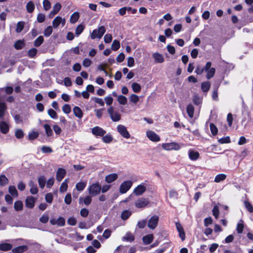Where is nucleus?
<instances>
[{
	"instance_id": "nucleus-1",
	"label": "nucleus",
	"mask_w": 253,
	"mask_h": 253,
	"mask_svg": "<svg viewBox=\"0 0 253 253\" xmlns=\"http://www.w3.org/2000/svg\"><path fill=\"white\" fill-rule=\"evenodd\" d=\"M107 112L113 121L118 122L121 120V114L116 111L113 106H110L107 109Z\"/></svg>"
},
{
	"instance_id": "nucleus-2",
	"label": "nucleus",
	"mask_w": 253,
	"mask_h": 253,
	"mask_svg": "<svg viewBox=\"0 0 253 253\" xmlns=\"http://www.w3.org/2000/svg\"><path fill=\"white\" fill-rule=\"evenodd\" d=\"M106 32V29L104 26H101L97 29L93 30L92 32L90 35V38L91 39H95L96 38L101 39L102 36Z\"/></svg>"
},
{
	"instance_id": "nucleus-3",
	"label": "nucleus",
	"mask_w": 253,
	"mask_h": 253,
	"mask_svg": "<svg viewBox=\"0 0 253 253\" xmlns=\"http://www.w3.org/2000/svg\"><path fill=\"white\" fill-rule=\"evenodd\" d=\"M133 182L131 180L123 181L120 186L119 192L121 194L126 193L131 187Z\"/></svg>"
},
{
	"instance_id": "nucleus-4",
	"label": "nucleus",
	"mask_w": 253,
	"mask_h": 253,
	"mask_svg": "<svg viewBox=\"0 0 253 253\" xmlns=\"http://www.w3.org/2000/svg\"><path fill=\"white\" fill-rule=\"evenodd\" d=\"M89 194L91 196H95L98 195L101 191V186L98 183L91 184L88 188Z\"/></svg>"
},
{
	"instance_id": "nucleus-5",
	"label": "nucleus",
	"mask_w": 253,
	"mask_h": 253,
	"mask_svg": "<svg viewBox=\"0 0 253 253\" xmlns=\"http://www.w3.org/2000/svg\"><path fill=\"white\" fill-rule=\"evenodd\" d=\"M162 147L164 149L167 151L178 150L181 148L179 144L176 142L163 143Z\"/></svg>"
},
{
	"instance_id": "nucleus-6",
	"label": "nucleus",
	"mask_w": 253,
	"mask_h": 253,
	"mask_svg": "<svg viewBox=\"0 0 253 253\" xmlns=\"http://www.w3.org/2000/svg\"><path fill=\"white\" fill-rule=\"evenodd\" d=\"M118 132L124 138H129L130 134L127 131L126 127L123 125H119L117 127Z\"/></svg>"
},
{
	"instance_id": "nucleus-7",
	"label": "nucleus",
	"mask_w": 253,
	"mask_h": 253,
	"mask_svg": "<svg viewBox=\"0 0 253 253\" xmlns=\"http://www.w3.org/2000/svg\"><path fill=\"white\" fill-rule=\"evenodd\" d=\"M149 204V201L146 198H139L135 203V206L137 208L144 209Z\"/></svg>"
},
{
	"instance_id": "nucleus-8",
	"label": "nucleus",
	"mask_w": 253,
	"mask_h": 253,
	"mask_svg": "<svg viewBox=\"0 0 253 253\" xmlns=\"http://www.w3.org/2000/svg\"><path fill=\"white\" fill-rule=\"evenodd\" d=\"M66 23V20L65 18H63L61 17L58 16L56 17L52 21V24L54 28H57L59 25L61 24L62 26H65Z\"/></svg>"
},
{
	"instance_id": "nucleus-9",
	"label": "nucleus",
	"mask_w": 253,
	"mask_h": 253,
	"mask_svg": "<svg viewBox=\"0 0 253 253\" xmlns=\"http://www.w3.org/2000/svg\"><path fill=\"white\" fill-rule=\"evenodd\" d=\"M159 217L155 215L152 216L148 221V227L151 229H154L157 226Z\"/></svg>"
},
{
	"instance_id": "nucleus-10",
	"label": "nucleus",
	"mask_w": 253,
	"mask_h": 253,
	"mask_svg": "<svg viewBox=\"0 0 253 253\" xmlns=\"http://www.w3.org/2000/svg\"><path fill=\"white\" fill-rule=\"evenodd\" d=\"M146 136L150 140L154 142H158L160 140L159 136L152 130L147 131Z\"/></svg>"
},
{
	"instance_id": "nucleus-11",
	"label": "nucleus",
	"mask_w": 253,
	"mask_h": 253,
	"mask_svg": "<svg viewBox=\"0 0 253 253\" xmlns=\"http://www.w3.org/2000/svg\"><path fill=\"white\" fill-rule=\"evenodd\" d=\"M146 190V187L144 183L138 185L135 187L133 191V193L136 196L142 195Z\"/></svg>"
},
{
	"instance_id": "nucleus-12",
	"label": "nucleus",
	"mask_w": 253,
	"mask_h": 253,
	"mask_svg": "<svg viewBox=\"0 0 253 253\" xmlns=\"http://www.w3.org/2000/svg\"><path fill=\"white\" fill-rule=\"evenodd\" d=\"M62 7L61 4L59 2H56L53 6L52 10L50 11L48 15L50 18H52L55 15L57 14Z\"/></svg>"
},
{
	"instance_id": "nucleus-13",
	"label": "nucleus",
	"mask_w": 253,
	"mask_h": 253,
	"mask_svg": "<svg viewBox=\"0 0 253 253\" xmlns=\"http://www.w3.org/2000/svg\"><path fill=\"white\" fill-rule=\"evenodd\" d=\"M92 133L96 136H103L106 131L99 126H95L91 129Z\"/></svg>"
},
{
	"instance_id": "nucleus-14",
	"label": "nucleus",
	"mask_w": 253,
	"mask_h": 253,
	"mask_svg": "<svg viewBox=\"0 0 253 253\" xmlns=\"http://www.w3.org/2000/svg\"><path fill=\"white\" fill-rule=\"evenodd\" d=\"M37 200V199L32 196H28L26 199V206L28 208L32 209L35 206V203Z\"/></svg>"
},
{
	"instance_id": "nucleus-15",
	"label": "nucleus",
	"mask_w": 253,
	"mask_h": 253,
	"mask_svg": "<svg viewBox=\"0 0 253 253\" xmlns=\"http://www.w3.org/2000/svg\"><path fill=\"white\" fill-rule=\"evenodd\" d=\"M66 173V171L65 169L62 168H59L56 172V179L60 182L65 177Z\"/></svg>"
},
{
	"instance_id": "nucleus-16",
	"label": "nucleus",
	"mask_w": 253,
	"mask_h": 253,
	"mask_svg": "<svg viewBox=\"0 0 253 253\" xmlns=\"http://www.w3.org/2000/svg\"><path fill=\"white\" fill-rule=\"evenodd\" d=\"M118 178V175L117 173H111L105 176V181L108 183H112L116 180Z\"/></svg>"
},
{
	"instance_id": "nucleus-17",
	"label": "nucleus",
	"mask_w": 253,
	"mask_h": 253,
	"mask_svg": "<svg viewBox=\"0 0 253 253\" xmlns=\"http://www.w3.org/2000/svg\"><path fill=\"white\" fill-rule=\"evenodd\" d=\"M152 56L154 58L155 61L157 63H162L164 61V58L163 55L158 52L154 53Z\"/></svg>"
},
{
	"instance_id": "nucleus-18",
	"label": "nucleus",
	"mask_w": 253,
	"mask_h": 253,
	"mask_svg": "<svg viewBox=\"0 0 253 253\" xmlns=\"http://www.w3.org/2000/svg\"><path fill=\"white\" fill-rule=\"evenodd\" d=\"M176 229L179 232V236L181 239L183 241L185 239V232L182 225L179 223H176Z\"/></svg>"
},
{
	"instance_id": "nucleus-19",
	"label": "nucleus",
	"mask_w": 253,
	"mask_h": 253,
	"mask_svg": "<svg viewBox=\"0 0 253 253\" xmlns=\"http://www.w3.org/2000/svg\"><path fill=\"white\" fill-rule=\"evenodd\" d=\"M189 158L193 161L197 160L199 157V153L197 151L189 150L188 152Z\"/></svg>"
},
{
	"instance_id": "nucleus-20",
	"label": "nucleus",
	"mask_w": 253,
	"mask_h": 253,
	"mask_svg": "<svg viewBox=\"0 0 253 253\" xmlns=\"http://www.w3.org/2000/svg\"><path fill=\"white\" fill-rule=\"evenodd\" d=\"M12 248L11 244L7 243H1L0 244V250L4 252L10 251Z\"/></svg>"
},
{
	"instance_id": "nucleus-21",
	"label": "nucleus",
	"mask_w": 253,
	"mask_h": 253,
	"mask_svg": "<svg viewBox=\"0 0 253 253\" xmlns=\"http://www.w3.org/2000/svg\"><path fill=\"white\" fill-rule=\"evenodd\" d=\"M28 250L27 246H20L15 248L12 250V252L14 253H23Z\"/></svg>"
},
{
	"instance_id": "nucleus-22",
	"label": "nucleus",
	"mask_w": 253,
	"mask_h": 253,
	"mask_svg": "<svg viewBox=\"0 0 253 253\" xmlns=\"http://www.w3.org/2000/svg\"><path fill=\"white\" fill-rule=\"evenodd\" d=\"M29 185L30 187V192L32 194H36L38 192V189L36 183L34 181L31 180L29 182Z\"/></svg>"
},
{
	"instance_id": "nucleus-23",
	"label": "nucleus",
	"mask_w": 253,
	"mask_h": 253,
	"mask_svg": "<svg viewBox=\"0 0 253 253\" xmlns=\"http://www.w3.org/2000/svg\"><path fill=\"white\" fill-rule=\"evenodd\" d=\"M73 111L76 117L79 118H82L83 117V113L80 107L75 106L74 107Z\"/></svg>"
},
{
	"instance_id": "nucleus-24",
	"label": "nucleus",
	"mask_w": 253,
	"mask_h": 253,
	"mask_svg": "<svg viewBox=\"0 0 253 253\" xmlns=\"http://www.w3.org/2000/svg\"><path fill=\"white\" fill-rule=\"evenodd\" d=\"M0 129L2 133H7L9 131V126L7 124L2 122L0 124Z\"/></svg>"
},
{
	"instance_id": "nucleus-25",
	"label": "nucleus",
	"mask_w": 253,
	"mask_h": 253,
	"mask_svg": "<svg viewBox=\"0 0 253 253\" xmlns=\"http://www.w3.org/2000/svg\"><path fill=\"white\" fill-rule=\"evenodd\" d=\"M142 240L144 244H150L153 240V235L152 234H148L146 235L143 237Z\"/></svg>"
},
{
	"instance_id": "nucleus-26",
	"label": "nucleus",
	"mask_w": 253,
	"mask_h": 253,
	"mask_svg": "<svg viewBox=\"0 0 253 253\" xmlns=\"http://www.w3.org/2000/svg\"><path fill=\"white\" fill-rule=\"evenodd\" d=\"M43 127L45 129L46 135L47 137H50L53 135V133L50 126L48 124H44Z\"/></svg>"
},
{
	"instance_id": "nucleus-27",
	"label": "nucleus",
	"mask_w": 253,
	"mask_h": 253,
	"mask_svg": "<svg viewBox=\"0 0 253 253\" xmlns=\"http://www.w3.org/2000/svg\"><path fill=\"white\" fill-rule=\"evenodd\" d=\"M211 87V84L209 82H204L201 84V89L204 92H207Z\"/></svg>"
},
{
	"instance_id": "nucleus-28",
	"label": "nucleus",
	"mask_w": 253,
	"mask_h": 253,
	"mask_svg": "<svg viewBox=\"0 0 253 253\" xmlns=\"http://www.w3.org/2000/svg\"><path fill=\"white\" fill-rule=\"evenodd\" d=\"M80 17V14L78 12H75L73 13L70 19V22L72 24L75 23L78 20L79 18Z\"/></svg>"
},
{
	"instance_id": "nucleus-29",
	"label": "nucleus",
	"mask_w": 253,
	"mask_h": 253,
	"mask_svg": "<svg viewBox=\"0 0 253 253\" xmlns=\"http://www.w3.org/2000/svg\"><path fill=\"white\" fill-rule=\"evenodd\" d=\"M226 175L225 174H218L215 176L214 181L216 183H219L221 181L224 180L226 179Z\"/></svg>"
},
{
	"instance_id": "nucleus-30",
	"label": "nucleus",
	"mask_w": 253,
	"mask_h": 253,
	"mask_svg": "<svg viewBox=\"0 0 253 253\" xmlns=\"http://www.w3.org/2000/svg\"><path fill=\"white\" fill-rule=\"evenodd\" d=\"M26 9L28 12L32 13L35 9V5L32 1H29L26 4Z\"/></svg>"
},
{
	"instance_id": "nucleus-31",
	"label": "nucleus",
	"mask_w": 253,
	"mask_h": 253,
	"mask_svg": "<svg viewBox=\"0 0 253 253\" xmlns=\"http://www.w3.org/2000/svg\"><path fill=\"white\" fill-rule=\"evenodd\" d=\"M8 192L13 197H17L18 195V192L14 186H10L9 187Z\"/></svg>"
},
{
	"instance_id": "nucleus-32",
	"label": "nucleus",
	"mask_w": 253,
	"mask_h": 253,
	"mask_svg": "<svg viewBox=\"0 0 253 253\" xmlns=\"http://www.w3.org/2000/svg\"><path fill=\"white\" fill-rule=\"evenodd\" d=\"M23 207V203L21 201H17L14 203V208L16 211L22 210Z\"/></svg>"
},
{
	"instance_id": "nucleus-33",
	"label": "nucleus",
	"mask_w": 253,
	"mask_h": 253,
	"mask_svg": "<svg viewBox=\"0 0 253 253\" xmlns=\"http://www.w3.org/2000/svg\"><path fill=\"white\" fill-rule=\"evenodd\" d=\"M91 200V198L89 196H87L84 198L80 197L79 199L80 202L83 201L84 203L86 206L90 204Z\"/></svg>"
},
{
	"instance_id": "nucleus-34",
	"label": "nucleus",
	"mask_w": 253,
	"mask_h": 253,
	"mask_svg": "<svg viewBox=\"0 0 253 253\" xmlns=\"http://www.w3.org/2000/svg\"><path fill=\"white\" fill-rule=\"evenodd\" d=\"M187 113L189 117L192 118L194 115V108L191 104H189L187 107Z\"/></svg>"
},
{
	"instance_id": "nucleus-35",
	"label": "nucleus",
	"mask_w": 253,
	"mask_h": 253,
	"mask_svg": "<svg viewBox=\"0 0 253 253\" xmlns=\"http://www.w3.org/2000/svg\"><path fill=\"white\" fill-rule=\"evenodd\" d=\"M24 45L25 43L24 41L21 40H18L15 42V43L14 44V46L15 49L19 50L22 49L24 47Z\"/></svg>"
},
{
	"instance_id": "nucleus-36",
	"label": "nucleus",
	"mask_w": 253,
	"mask_h": 253,
	"mask_svg": "<svg viewBox=\"0 0 253 253\" xmlns=\"http://www.w3.org/2000/svg\"><path fill=\"white\" fill-rule=\"evenodd\" d=\"M86 182H80L76 184V188L78 191H82L85 187Z\"/></svg>"
},
{
	"instance_id": "nucleus-37",
	"label": "nucleus",
	"mask_w": 253,
	"mask_h": 253,
	"mask_svg": "<svg viewBox=\"0 0 253 253\" xmlns=\"http://www.w3.org/2000/svg\"><path fill=\"white\" fill-rule=\"evenodd\" d=\"M131 87L133 91L135 93L140 92L141 89V85L136 83H132L131 84Z\"/></svg>"
},
{
	"instance_id": "nucleus-38",
	"label": "nucleus",
	"mask_w": 253,
	"mask_h": 253,
	"mask_svg": "<svg viewBox=\"0 0 253 253\" xmlns=\"http://www.w3.org/2000/svg\"><path fill=\"white\" fill-rule=\"evenodd\" d=\"M68 179H66L64 182H63L60 187V191L61 192H64L66 191L68 188Z\"/></svg>"
},
{
	"instance_id": "nucleus-39",
	"label": "nucleus",
	"mask_w": 253,
	"mask_h": 253,
	"mask_svg": "<svg viewBox=\"0 0 253 253\" xmlns=\"http://www.w3.org/2000/svg\"><path fill=\"white\" fill-rule=\"evenodd\" d=\"M45 178L43 176H41L38 178V183L41 188L43 189L45 184Z\"/></svg>"
},
{
	"instance_id": "nucleus-40",
	"label": "nucleus",
	"mask_w": 253,
	"mask_h": 253,
	"mask_svg": "<svg viewBox=\"0 0 253 253\" xmlns=\"http://www.w3.org/2000/svg\"><path fill=\"white\" fill-rule=\"evenodd\" d=\"M134 237L133 235L130 233H127L123 238V240H126L129 242H132L134 240Z\"/></svg>"
},
{
	"instance_id": "nucleus-41",
	"label": "nucleus",
	"mask_w": 253,
	"mask_h": 253,
	"mask_svg": "<svg viewBox=\"0 0 253 253\" xmlns=\"http://www.w3.org/2000/svg\"><path fill=\"white\" fill-rule=\"evenodd\" d=\"M206 71L207 72L206 78L208 79H210L214 76L215 72V69L214 68H211L210 70Z\"/></svg>"
},
{
	"instance_id": "nucleus-42",
	"label": "nucleus",
	"mask_w": 253,
	"mask_h": 253,
	"mask_svg": "<svg viewBox=\"0 0 253 253\" xmlns=\"http://www.w3.org/2000/svg\"><path fill=\"white\" fill-rule=\"evenodd\" d=\"M129 100L131 102L136 104L139 100V97L135 94H132L129 96Z\"/></svg>"
},
{
	"instance_id": "nucleus-43",
	"label": "nucleus",
	"mask_w": 253,
	"mask_h": 253,
	"mask_svg": "<svg viewBox=\"0 0 253 253\" xmlns=\"http://www.w3.org/2000/svg\"><path fill=\"white\" fill-rule=\"evenodd\" d=\"M8 180L7 178L4 175H0V185L4 186L8 183Z\"/></svg>"
},
{
	"instance_id": "nucleus-44",
	"label": "nucleus",
	"mask_w": 253,
	"mask_h": 253,
	"mask_svg": "<svg viewBox=\"0 0 253 253\" xmlns=\"http://www.w3.org/2000/svg\"><path fill=\"white\" fill-rule=\"evenodd\" d=\"M120 47V42L116 40H115L112 44V46H111V48L112 49V50H114V51H117V50H118L119 49Z\"/></svg>"
},
{
	"instance_id": "nucleus-45",
	"label": "nucleus",
	"mask_w": 253,
	"mask_h": 253,
	"mask_svg": "<svg viewBox=\"0 0 253 253\" xmlns=\"http://www.w3.org/2000/svg\"><path fill=\"white\" fill-rule=\"evenodd\" d=\"M39 133L37 131H32L28 134V138L30 140H34L39 136Z\"/></svg>"
},
{
	"instance_id": "nucleus-46",
	"label": "nucleus",
	"mask_w": 253,
	"mask_h": 253,
	"mask_svg": "<svg viewBox=\"0 0 253 253\" xmlns=\"http://www.w3.org/2000/svg\"><path fill=\"white\" fill-rule=\"evenodd\" d=\"M118 101L120 104L125 105L127 103V98L125 96L120 95L118 96Z\"/></svg>"
},
{
	"instance_id": "nucleus-47",
	"label": "nucleus",
	"mask_w": 253,
	"mask_h": 253,
	"mask_svg": "<svg viewBox=\"0 0 253 253\" xmlns=\"http://www.w3.org/2000/svg\"><path fill=\"white\" fill-rule=\"evenodd\" d=\"M24 27V23L22 21L18 22L17 24L16 32L18 33H20Z\"/></svg>"
},
{
	"instance_id": "nucleus-48",
	"label": "nucleus",
	"mask_w": 253,
	"mask_h": 253,
	"mask_svg": "<svg viewBox=\"0 0 253 253\" xmlns=\"http://www.w3.org/2000/svg\"><path fill=\"white\" fill-rule=\"evenodd\" d=\"M15 135L17 138L21 139L23 137L24 133L21 129H17L15 130Z\"/></svg>"
},
{
	"instance_id": "nucleus-49",
	"label": "nucleus",
	"mask_w": 253,
	"mask_h": 253,
	"mask_svg": "<svg viewBox=\"0 0 253 253\" xmlns=\"http://www.w3.org/2000/svg\"><path fill=\"white\" fill-rule=\"evenodd\" d=\"M131 215V212L127 211L125 210L123 211L121 214V218L123 220H126Z\"/></svg>"
},
{
	"instance_id": "nucleus-50",
	"label": "nucleus",
	"mask_w": 253,
	"mask_h": 253,
	"mask_svg": "<svg viewBox=\"0 0 253 253\" xmlns=\"http://www.w3.org/2000/svg\"><path fill=\"white\" fill-rule=\"evenodd\" d=\"M243 229H244L243 221L242 220H240V222H239L237 225L236 230H237L238 233L241 234L242 233Z\"/></svg>"
},
{
	"instance_id": "nucleus-51",
	"label": "nucleus",
	"mask_w": 253,
	"mask_h": 253,
	"mask_svg": "<svg viewBox=\"0 0 253 253\" xmlns=\"http://www.w3.org/2000/svg\"><path fill=\"white\" fill-rule=\"evenodd\" d=\"M6 108L5 103L0 102V118H1L4 116Z\"/></svg>"
},
{
	"instance_id": "nucleus-52",
	"label": "nucleus",
	"mask_w": 253,
	"mask_h": 253,
	"mask_svg": "<svg viewBox=\"0 0 253 253\" xmlns=\"http://www.w3.org/2000/svg\"><path fill=\"white\" fill-rule=\"evenodd\" d=\"M43 7L45 11L49 10L51 8V3L48 0H43Z\"/></svg>"
},
{
	"instance_id": "nucleus-53",
	"label": "nucleus",
	"mask_w": 253,
	"mask_h": 253,
	"mask_svg": "<svg viewBox=\"0 0 253 253\" xmlns=\"http://www.w3.org/2000/svg\"><path fill=\"white\" fill-rule=\"evenodd\" d=\"M41 150L43 153H51L53 152L52 148L49 146H42Z\"/></svg>"
},
{
	"instance_id": "nucleus-54",
	"label": "nucleus",
	"mask_w": 253,
	"mask_h": 253,
	"mask_svg": "<svg viewBox=\"0 0 253 253\" xmlns=\"http://www.w3.org/2000/svg\"><path fill=\"white\" fill-rule=\"evenodd\" d=\"M43 38L42 36L39 37L34 42V45L38 47L43 42Z\"/></svg>"
},
{
	"instance_id": "nucleus-55",
	"label": "nucleus",
	"mask_w": 253,
	"mask_h": 253,
	"mask_svg": "<svg viewBox=\"0 0 253 253\" xmlns=\"http://www.w3.org/2000/svg\"><path fill=\"white\" fill-rule=\"evenodd\" d=\"M52 27L51 26H48L44 31V35L49 37L52 34Z\"/></svg>"
},
{
	"instance_id": "nucleus-56",
	"label": "nucleus",
	"mask_w": 253,
	"mask_h": 253,
	"mask_svg": "<svg viewBox=\"0 0 253 253\" xmlns=\"http://www.w3.org/2000/svg\"><path fill=\"white\" fill-rule=\"evenodd\" d=\"M113 140V137L111 135L107 134L102 137V141L106 143L111 142Z\"/></svg>"
},
{
	"instance_id": "nucleus-57",
	"label": "nucleus",
	"mask_w": 253,
	"mask_h": 253,
	"mask_svg": "<svg viewBox=\"0 0 253 253\" xmlns=\"http://www.w3.org/2000/svg\"><path fill=\"white\" fill-rule=\"evenodd\" d=\"M210 129H211V133L213 135H215L217 133L218 129H217L216 126L213 124H211Z\"/></svg>"
},
{
	"instance_id": "nucleus-58",
	"label": "nucleus",
	"mask_w": 253,
	"mask_h": 253,
	"mask_svg": "<svg viewBox=\"0 0 253 253\" xmlns=\"http://www.w3.org/2000/svg\"><path fill=\"white\" fill-rule=\"evenodd\" d=\"M47 113L48 115L52 119H56L57 117L56 112L52 109H49Z\"/></svg>"
},
{
	"instance_id": "nucleus-59",
	"label": "nucleus",
	"mask_w": 253,
	"mask_h": 253,
	"mask_svg": "<svg viewBox=\"0 0 253 253\" xmlns=\"http://www.w3.org/2000/svg\"><path fill=\"white\" fill-rule=\"evenodd\" d=\"M37 53V50L36 48H31L30 49L28 52V56L30 57H34Z\"/></svg>"
},
{
	"instance_id": "nucleus-60",
	"label": "nucleus",
	"mask_w": 253,
	"mask_h": 253,
	"mask_svg": "<svg viewBox=\"0 0 253 253\" xmlns=\"http://www.w3.org/2000/svg\"><path fill=\"white\" fill-rule=\"evenodd\" d=\"M62 111L66 114L70 113L71 111L70 106L68 104H65L62 107Z\"/></svg>"
},
{
	"instance_id": "nucleus-61",
	"label": "nucleus",
	"mask_w": 253,
	"mask_h": 253,
	"mask_svg": "<svg viewBox=\"0 0 253 253\" xmlns=\"http://www.w3.org/2000/svg\"><path fill=\"white\" fill-rule=\"evenodd\" d=\"M84 26L83 25H79L78 26L76 29V34L77 36L80 35L83 31L84 29Z\"/></svg>"
},
{
	"instance_id": "nucleus-62",
	"label": "nucleus",
	"mask_w": 253,
	"mask_h": 253,
	"mask_svg": "<svg viewBox=\"0 0 253 253\" xmlns=\"http://www.w3.org/2000/svg\"><path fill=\"white\" fill-rule=\"evenodd\" d=\"M104 40L105 43H110L112 40V36L110 34H107L104 37Z\"/></svg>"
},
{
	"instance_id": "nucleus-63",
	"label": "nucleus",
	"mask_w": 253,
	"mask_h": 253,
	"mask_svg": "<svg viewBox=\"0 0 253 253\" xmlns=\"http://www.w3.org/2000/svg\"><path fill=\"white\" fill-rule=\"evenodd\" d=\"M65 224V219L62 217H59L57 219V225L60 226H63Z\"/></svg>"
},
{
	"instance_id": "nucleus-64",
	"label": "nucleus",
	"mask_w": 253,
	"mask_h": 253,
	"mask_svg": "<svg viewBox=\"0 0 253 253\" xmlns=\"http://www.w3.org/2000/svg\"><path fill=\"white\" fill-rule=\"evenodd\" d=\"M104 100L107 105H111L113 101V98L110 95L104 98Z\"/></svg>"
}]
</instances>
